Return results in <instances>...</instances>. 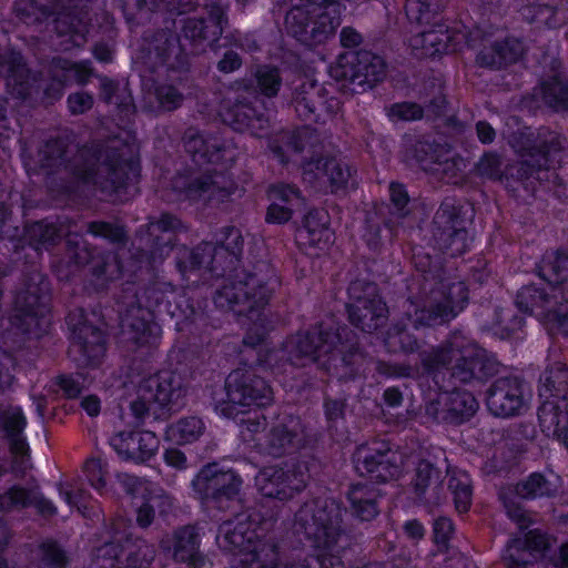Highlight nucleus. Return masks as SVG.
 Listing matches in <instances>:
<instances>
[{
  "label": "nucleus",
  "instance_id": "28",
  "mask_svg": "<svg viewBox=\"0 0 568 568\" xmlns=\"http://www.w3.org/2000/svg\"><path fill=\"white\" fill-rule=\"evenodd\" d=\"M518 493L524 498L548 495L550 494L549 480L539 474H534L518 486Z\"/></svg>",
  "mask_w": 568,
  "mask_h": 568
},
{
  "label": "nucleus",
  "instance_id": "46",
  "mask_svg": "<svg viewBox=\"0 0 568 568\" xmlns=\"http://www.w3.org/2000/svg\"><path fill=\"white\" fill-rule=\"evenodd\" d=\"M453 359H455L456 362H458L460 359V351L459 349H455V348H450L449 351L442 349L440 352H438L436 354L435 363L433 364V366L439 365V364L447 365V364H450Z\"/></svg>",
  "mask_w": 568,
  "mask_h": 568
},
{
  "label": "nucleus",
  "instance_id": "26",
  "mask_svg": "<svg viewBox=\"0 0 568 568\" xmlns=\"http://www.w3.org/2000/svg\"><path fill=\"white\" fill-rule=\"evenodd\" d=\"M449 487L454 494L455 505L458 511H466L471 501L470 480L466 473L459 471L449 480Z\"/></svg>",
  "mask_w": 568,
  "mask_h": 568
},
{
  "label": "nucleus",
  "instance_id": "61",
  "mask_svg": "<svg viewBox=\"0 0 568 568\" xmlns=\"http://www.w3.org/2000/svg\"><path fill=\"white\" fill-rule=\"evenodd\" d=\"M498 57H499V60H496V59H493L491 61H485V60H481L483 63H486V64H497V63H501L503 61L507 62V61H513L516 59V57H513V55H509L505 49H501L499 52H498Z\"/></svg>",
  "mask_w": 568,
  "mask_h": 568
},
{
  "label": "nucleus",
  "instance_id": "45",
  "mask_svg": "<svg viewBox=\"0 0 568 568\" xmlns=\"http://www.w3.org/2000/svg\"><path fill=\"white\" fill-rule=\"evenodd\" d=\"M45 560L52 568H61L65 562V556L58 547L50 546L47 551Z\"/></svg>",
  "mask_w": 568,
  "mask_h": 568
},
{
  "label": "nucleus",
  "instance_id": "39",
  "mask_svg": "<svg viewBox=\"0 0 568 568\" xmlns=\"http://www.w3.org/2000/svg\"><path fill=\"white\" fill-rule=\"evenodd\" d=\"M525 547L529 551H540L547 547V538L537 531H529L526 535Z\"/></svg>",
  "mask_w": 568,
  "mask_h": 568
},
{
  "label": "nucleus",
  "instance_id": "51",
  "mask_svg": "<svg viewBox=\"0 0 568 568\" xmlns=\"http://www.w3.org/2000/svg\"><path fill=\"white\" fill-rule=\"evenodd\" d=\"M356 458H357V463H359V462L364 463V468L368 473H374L377 468L383 466L382 462H376L373 457L371 458V456H368V454L366 453V449H364V448L358 449Z\"/></svg>",
  "mask_w": 568,
  "mask_h": 568
},
{
  "label": "nucleus",
  "instance_id": "44",
  "mask_svg": "<svg viewBox=\"0 0 568 568\" xmlns=\"http://www.w3.org/2000/svg\"><path fill=\"white\" fill-rule=\"evenodd\" d=\"M554 91H558L560 97L557 98V97H552V92L551 91H547L545 93V99L546 101L554 105L555 108L559 109V108H564L567 105V95H568V91L561 85V84H556V87L552 89Z\"/></svg>",
  "mask_w": 568,
  "mask_h": 568
},
{
  "label": "nucleus",
  "instance_id": "14",
  "mask_svg": "<svg viewBox=\"0 0 568 568\" xmlns=\"http://www.w3.org/2000/svg\"><path fill=\"white\" fill-rule=\"evenodd\" d=\"M270 200L266 221L275 224L290 221L293 212L303 204L300 192L291 185L273 186L270 191Z\"/></svg>",
  "mask_w": 568,
  "mask_h": 568
},
{
  "label": "nucleus",
  "instance_id": "41",
  "mask_svg": "<svg viewBox=\"0 0 568 568\" xmlns=\"http://www.w3.org/2000/svg\"><path fill=\"white\" fill-rule=\"evenodd\" d=\"M165 463L174 468L182 469L185 467L186 458L184 454L176 448H169L164 453Z\"/></svg>",
  "mask_w": 568,
  "mask_h": 568
},
{
  "label": "nucleus",
  "instance_id": "33",
  "mask_svg": "<svg viewBox=\"0 0 568 568\" xmlns=\"http://www.w3.org/2000/svg\"><path fill=\"white\" fill-rule=\"evenodd\" d=\"M252 110L247 105H236L234 114L224 115V121L232 123L236 129L241 130L244 126H252L253 119L251 118Z\"/></svg>",
  "mask_w": 568,
  "mask_h": 568
},
{
  "label": "nucleus",
  "instance_id": "9",
  "mask_svg": "<svg viewBox=\"0 0 568 568\" xmlns=\"http://www.w3.org/2000/svg\"><path fill=\"white\" fill-rule=\"evenodd\" d=\"M186 196L193 201L224 203L240 199L244 190L224 172L215 171L197 180L186 190Z\"/></svg>",
  "mask_w": 568,
  "mask_h": 568
},
{
  "label": "nucleus",
  "instance_id": "52",
  "mask_svg": "<svg viewBox=\"0 0 568 568\" xmlns=\"http://www.w3.org/2000/svg\"><path fill=\"white\" fill-rule=\"evenodd\" d=\"M219 67L224 72L234 71L240 67L239 55L233 52L226 53L224 58L220 61Z\"/></svg>",
  "mask_w": 568,
  "mask_h": 568
},
{
  "label": "nucleus",
  "instance_id": "15",
  "mask_svg": "<svg viewBox=\"0 0 568 568\" xmlns=\"http://www.w3.org/2000/svg\"><path fill=\"white\" fill-rule=\"evenodd\" d=\"M357 291V285H352L349 288L351 295L358 300L357 305H353L349 311L351 318L353 322L362 324L363 329L368 332L374 331L381 325L385 317L387 312L386 305L377 296L368 301H362L361 297L356 295Z\"/></svg>",
  "mask_w": 568,
  "mask_h": 568
},
{
  "label": "nucleus",
  "instance_id": "10",
  "mask_svg": "<svg viewBox=\"0 0 568 568\" xmlns=\"http://www.w3.org/2000/svg\"><path fill=\"white\" fill-rule=\"evenodd\" d=\"M241 479L231 470H225L217 464L204 467L193 480L194 489L204 498H230L237 493Z\"/></svg>",
  "mask_w": 568,
  "mask_h": 568
},
{
  "label": "nucleus",
  "instance_id": "29",
  "mask_svg": "<svg viewBox=\"0 0 568 568\" xmlns=\"http://www.w3.org/2000/svg\"><path fill=\"white\" fill-rule=\"evenodd\" d=\"M256 79L261 91L265 95L272 97L276 94L280 87V79L276 70L263 68L257 72Z\"/></svg>",
  "mask_w": 568,
  "mask_h": 568
},
{
  "label": "nucleus",
  "instance_id": "17",
  "mask_svg": "<svg viewBox=\"0 0 568 568\" xmlns=\"http://www.w3.org/2000/svg\"><path fill=\"white\" fill-rule=\"evenodd\" d=\"M298 426V420L291 418L287 425L272 428L264 436L265 452L270 455H280L294 447Z\"/></svg>",
  "mask_w": 568,
  "mask_h": 568
},
{
  "label": "nucleus",
  "instance_id": "60",
  "mask_svg": "<svg viewBox=\"0 0 568 568\" xmlns=\"http://www.w3.org/2000/svg\"><path fill=\"white\" fill-rule=\"evenodd\" d=\"M385 400L390 405L395 406L400 403L402 396L400 393L396 389H387L384 394Z\"/></svg>",
  "mask_w": 568,
  "mask_h": 568
},
{
  "label": "nucleus",
  "instance_id": "37",
  "mask_svg": "<svg viewBox=\"0 0 568 568\" xmlns=\"http://www.w3.org/2000/svg\"><path fill=\"white\" fill-rule=\"evenodd\" d=\"M180 226V221L171 215H162L158 222L151 223L149 231L151 235H158L160 232H168L176 230Z\"/></svg>",
  "mask_w": 568,
  "mask_h": 568
},
{
  "label": "nucleus",
  "instance_id": "55",
  "mask_svg": "<svg viewBox=\"0 0 568 568\" xmlns=\"http://www.w3.org/2000/svg\"><path fill=\"white\" fill-rule=\"evenodd\" d=\"M61 388L63 389L64 394L69 397L77 396L80 393L79 385L72 378H62Z\"/></svg>",
  "mask_w": 568,
  "mask_h": 568
},
{
  "label": "nucleus",
  "instance_id": "24",
  "mask_svg": "<svg viewBox=\"0 0 568 568\" xmlns=\"http://www.w3.org/2000/svg\"><path fill=\"white\" fill-rule=\"evenodd\" d=\"M375 495L366 486H355L349 493V500L357 517L369 520L377 515Z\"/></svg>",
  "mask_w": 568,
  "mask_h": 568
},
{
  "label": "nucleus",
  "instance_id": "25",
  "mask_svg": "<svg viewBox=\"0 0 568 568\" xmlns=\"http://www.w3.org/2000/svg\"><path fill=\"white\" fill-rule=\"evenodd\" d=\"M285 352L290 355L291 359L296 364L305 358L306 361H315L320 356H314L315 351L320 353H325L327 347L325 344L317 346L316 348L313 346V341L308 335H297L290 338L285 343Z\"/></svg>",
  "mask_w": 568,
  "mask_h": 568
},
{
  "label": "nucleus",
  "instance_id": "63",
  "mask_svg": "<svg viewBox=\"0 0 568 568\" xmlns=\"http://www.w3.org/2000/svg\"><path fill=\"white\" fill-rule=\"evenodd\" d=\"M94 55L100 61H108L111 59V51L108 48H95Z\"/></svg>",
  "mask_w": 568,
  "mask_h": 568
},
{
  "label": "nucleus",
  "instance_id": "64",
  "mask_svg": "<svg viewBox=\"0 0 568 568\" xmlns=\"http://www.w3.org/2000/svg\"><path fill=\"white\" fill-rule=\"evenodd\" d=\"M197 144H203L202 139H194L187 143V151L194 154L197 153Z\"/></svg>",
  "mask_w": 568,
  "mask_h": 568
},
{
  "label": "nucleus",
  "instance_id": "54",
  "mask_svg": "<svg viewBox=\"0 0 568 568\" xmlns=\"http://www.w3.org/2000/svg\"><path fill=\"white\" fill-rule=\"evenodd\" d=\"M477 133L479 140L484 143L491 142L495 136L493 128L485 122H479L477 124Z\"/></svg>",
  "mask_w": 568,
  "mask_h": 568
},
{
  "label": "nucleus",
  "instance_id": "31",
  "mask_svg": "<svg viewBox=\"0 0 568 568\" xmlns=\"http://www.w3.org/2000/svg\"><path fill=\"white\" fill-rule=\"evenodd\" d=\"M84 473L91 486L101 490L104 483V464L100 459H89L84 465Z\"/></svg>",
  "mask_w": 568,
  "mask_h": 568
},
{
  "label": "nucleus",
  "instance_id": "40",
  "mask_svg": "<svg viewBox=\"0 0 568 568\" xmlns=\"http://www.w3.org/2000/svg\"><path fill=\"white\" fill-rule=\"evenodd\" d=\"M159 98L161 104L168 110L176 108L181 100V97L173 88L162 89L159 93Z\"/></svg>",
  "mask_w": 568,
  "mask_h": 568
},
{
  "label": "nucleus",
  "instance_id": "7",
  "mask_svg": "<svg viewBox=\"0 0 568 568\" xmlns=\"http://www.w3.org/2000/svg\"><path fill=\"white\" fill-rule=\"evenodd\" d=\"M303 181L312 187L324 192H338L349 176V169L338 160L316 159L307 161L302 166Z\"/></svg>",
  "mask_w": 568,
  "mask_h": 568
},
{
  "label": "nucleus",
  "instance_id": "4",
  "mask_svg": "<svg viewBox=\"0 0 568 568\" xmlns=\"http://www.w3.org/2000/svg\"><path fill=\"white\" fill-rule=\"evenodd\" d=\"M225 393L226 399H216L215 410L226 417H234L253 404L264 406L272 399V390L263 379H251L240 372L230 374Z\"/></svg>",
  "mask_w": 568,
  "mask_h": 568
},
{
  "label": "nucleus",
  "instance_id": "35",
  "mask_svg": "<svg viewBox=\"0 0 568 568\" xmlns=\"http://www.w3.org/2000/svg\"><path fill=\"white\" fill-rule=\"evenodd\" d=\"M453 534V524L447 518H438L434 523V538L439 545H445Z\"/></svg>",
  "mask_w": 568,
  "mask_h": 568
},
{
  "label": "nucleus",
  "instance_id": "47",
  "mask_svg": "<svg viewBox=\"0 0 568 568\" xmlns=\"http://www.w3.org/2000/svg\"><path fill=\"white\" fill-rule=\"evenodd\" d=\"M67 71L68 79H73L79 83L84 82L90 74V69L87 64H74L71 68L67 69Z\"/></svg>",
  "mask_w": 568,
  "mask_h": 568
},
{
  "label": "nucleus",
  "instance_id": "16",
  "mask_svg": "<svg viewBox=\"0 0 568 568\" xmlns=\"http://www.w3.org/2000/svg\"><path fill=\"white\" fill-rule=\"evenodd\" d=\"M466 301L467 291L465 284L462 282L455 283L449 288L445 305H438L436 311H433L427 318L424 316V311L420 314L416 313V321L427 325L449 321L464 308Z\"/></svg>",
  "mask_w": 568,
  "mask_h": 568
},
{
  "label": "nucleus",
  "instance_id": "6",
  "mask_svg": "<svg viewBox=\"0 0 568 568\" xmlns=\"http://www.w3.org/2000/svg\"><path fill=\"white\" fill-rule=\"evenodd\" d=\"M148 395L139 402H134L131 409L136 418H141L149 412L153 404L169 406L176 404L183 396L182 382L174 372H161L148 381Z\"/></svg>",
  "mask_w": 568,
  "mask_h": 568
},
{
  "label": "nucleus",
  "instance_id": "57",
  "mask_svg": "<svg viewBox=\"0 0 568 568\" xmlns=\"http://www.w3.org/2000/svg\"><path fill=\"white\" fill-rule=\"evenodd\" d=\"M98 227L99 229L94 231V233H97V234H100V235L105 236V237H111L112 240H120L121 239L122 232L118 230L113 234L112 233V227L109 224H106V223H102Z\"/></svg>",
  "mask_w": 568,
  "mask_h": 568
},
{
  "label": "nucleus",
  "instance_id": "58",
  "mask_svg": "<svg viewBox=\"0 0 568 568\" xmlns=\"http://www.w3.org/2000/svg\"><path fill=\"white\" fill-rule=\"evenodd\" d=\"M204 22L200 21L197 24H195L193 28L186 27L185 29V36L190 37L192 39L199 37V38H206V34L204 32Z\"/></svg>",
  "mask_w": 568,
  "mask_h": 568
},
{
  "label": "nucleus",
  "instance_id": "22",
  "mask_svg": "<svg viewBox=\"0 0 568 568\" xmlns=\"http://www.w3.org/2000/svg\"><path fill=\"white\" fill-rule=\"evenodd\" d=\"M308 515V508L303 509L298 515L305 535L314 539L316 547H328L331 544L332 528L326 524L323 513L313 516L311 521L307 520Z\"/></svg>",
  "mask_w": 568,
  "mask_h": 568
},
{
  "label": "nucleus",
  "instance_id": "20",
  "mask_svg": "<svg viewBox=\"0 0 568 568\" xmlns=\"http://www.w3.org/2000/svg\"><path fill=\"white\" fill-rule=\"evenodd\" d=\"M171 499L159 488L152 487L145 503L138 509L136 520L140 526L151 524L155 514L165 515L171 509Z\"/></svg>",
  "mask_w": 568,
  "mask_h": 568
},
{
  "label": "nucleus",
  "instance_id": "53",
  "mask_svg": "<svg viewBox=\"0 0 568 568\" xmlns=\"http://www.w3.org/2000/svg\"><path fill=\"white\" fill-rule=\"evenodd\" d=\"M81 406L90 416H97L101 408L100 400L95 396L84 397L81 402Z\"/></svg>",
  "mask_w": 568,
  "mask_h": 568
},
{
  "label": "nucleus",
  "instance_id": "62",
  "mask_svg": "<svg viewBox=\"0 0 568 568\" xmlns=\"http://www.w3.org/2000/svg\"><path fill=\"white\" fill-rule=\"evenodd\" d=\"M556 565L568 567V544L561 546L558 562Z\"/></svg>",
  "mask_w": 568,
  "mask_h": 568
},
{
  "label": "nucleus",
  "instance_id": "18",
  "mask_svg": "<svg viewBox=\"0 0 568 568\" xmlns=\"http://www.w3.org/2000/svg\"><path fill=\"white\" fill-rule=\"evenodd\" d=\"M197 536L193 528L180 530L170 541L164 542V547L172 551L176 560L195 564L197 557Z\"/></svg>",
  "mask_w": 568,
  "mask_h": 568
},
{
  "label": "nucleus",
  "instance_id": "32",
  "mask_svg": "<svg viewBox=\"0 0 568 568\" xmlns=\"http://www.w3.org/2000/svg\"><path fill=\"white\" fill-rule=\"evenodd\" d=\"M423 112L422 109L413 103H398L390 108L389 110V118L393 121L397 120H404V121H412L419 119L422 116Z\"/></svg>",
  "mask_w": 568,
  "mask_h": 568
},
{
  "label": "nucleus",
  "instance_id": "11",
  "mask_svg": "<svg viewBox=\"0 0 568 568\" xmlns=\"http://www.w3.org/2000/svg\"><path fill=\"white\" fill-rule=\"evenodd\" d=\"M296 241L310 255L325 252L333 242L327 212L323 210L310 212L296 233Z\"/></svg>",
  "mask_w": 568,
  "mask_h": 568
},
{
  "label": "nucleus",
  "instance_id": "38",
  "mask_svg": "<svg viewBox=\"0 0 568 568\" xmlns=\"http://www.w3.org/2000/svg\"><path fill=\"white\" fill-rule=\"evenodd\" d=\"M69 108L72 113H83L92 105V98L85 93H77L69 97Z\"/></svg>",
  "mask_w": 568,
  "mask_h": 568
},
{
  "label": "nucleus",
  "instance_id": "48",
  "mask_svg": "<svg viewBox=\"0 0 568 568\" xmlns=\"http://www.w3.org/2000/svg\"><path fill=\"white\" fill-rule=\"evenodd\" d=\"M9 498L14 505H29L37 500V497H31L24 489L16 488L9 494Z\"/></svg>",
  "mask_w": 568,
  "mask_h": 568
},
{
  "label": "nucleus",
  "instance_id": "21",
  "mask_svg": "<svg viewBox=\"0 0 568 568\" xmlns=\"http://www.w3.org/2000/svg\"><path fill=\"white\" fill-rule=\"evenodd\" d=\"M341 60H346L353 63L355 60L358 62L356 71L349 72L344 70L342 77H364L368 82L378 81L384 74V61L379 57L364 53L361 57H342Z\"/></svg>",
  "mask_w": 568,
  "mask_h": 568
},
{
  "label": "nucleus",
  "instance_id": "36",
  "mask_svg": "<svg viewBox=\"0 0 568 568\" xmlns=\"http://www.w3.org/2000/svg\"><path fill=\"white\" fill-rule=\"evenodd\" d=\"M134 329L136 331V336L133 338L139 344H148L151 338L155 339L159 334V327L150 323H140L136 327L134 326Z\"/></svg>",
  "mask_w": 568,
  "mask_h": 568
},
{
  "label": "nucleus",
  "instance_id": "27",
  "mask_svg": "<svg viewBox=\"0 0 568 568\" xmlns=\"http://www.w3.org/2000/svg\"><path fill=\"white\" fill-rule=\"evenodd\" d=\"M331 12L336 13V9L333 7V4H328L326 7V11L318 17L320 20L312 28V37L314 42L323 41L327 36L333 34L336 28L339 26L338 17H331Z\"/></svg>",
  "mask_w": 568,
  "mask_h": 568
},
{
  "label": "nucleus",
  "instance_id": "23",
  "mask_svg": "<svg viewBox=\"0 0 568 568\" xmlns=\"http://www.w3.org/2000/svg\"><path fill=\"white\" fill-rule=\"evenodd\" d=\"M203 423L196 417L179 420L166 429V438L175 444H187L197 439L203 433Z\"/></svg>",
  "mask_w": 568,
  "mask_h": 568
},
{
  "label": "nucleus",
  "instance_id": "8",
  "mask_svg": "<svg viewBox=\"0 0 568 568\" xmlns=\"http://www.w3.org/2000/svg\"><path fill=\"white\" fill-rule=\"evenodd\" d=\"M274 288V283L271 286L263 285L258 278L250 277L245 283L225 286L217 293L215 303L220 307L227 305L232 308L243 305L235 310L239 314H243L252 311L255 306L265 304Z\"/></svg>",
  "mask_w": 568,
  "mask_h": 568
},
{
  "label": "nucleus",
  "instance_id": "2",
  "mask_svg": "<svg viewBox=\"0 0 568 568\" xmlns=\"http://www.w3.org/2000/svg\"><path fill=\"white\" fill-rule=\"evenodd\" d=\"M568 389V372L564 364L556 363L540 378L539 423L542 432L557 437L568 449V410L565 394Z\"/></svg>",
  "mask_w": 568,
  "mask_h": 568
},
{
  "label": "nucleus",
  "instance_id": "42",
  "mask_svg": "<svg viewBox=\"0 0 568 568\" xmlns=\"http://www.w3.org/2000/svg\"><path fill=\"white\" fill-rule=\"evenodd\" d=\"M261 426V423L260 422H251V419H247L244 422L243 426H242V436L245 438V439H248L250 437V434H257V437H253V440H257L258 442V445L262 447L263 450H265V446L263 445L264 444V436H266L267 434H258V428Z\"/></svg>",
  "mask_w": 568,
  "mask_h": 568
},
{
  "label": "nucleus",
  "instance_id": "3",
  "mask_svg": "<svg viewBox=\"0 0 568 568\" xmlns=\"http://www.w3.org/2000/svg\"><path fill=\"white\" fill-rule=\"evenodd\" d=\"M517 305L546 324L551 332L565 331L568 322V298L562 287L549 284L539 291L524 287L517 295Z\"/></svg>",
  "mask_w": 568,
  "mask_h": 568
},
{
  "label": "nucleus",
  "instance_id": "43",
  "mask_svg": "<svg viewBox=\"0 0 568 568\" xmlns=\"http://www.w3.org/2000/svg\"><path fill=\"white\" fill-rule=\"evenodd\" d=\"M389 192H390V200H392V202L399 210L403 209L407 204L408 196H407V193H406L405 189L403 187V185L396 184V183H392L389 185Z\"/></svg>",
  "mask_w": 568,
  "mask_h": 568
},
{
  "label": "nucleus",
  "instance_id": "1",
  "mask_svg": "<svg viewBox=\"0 0 568 568\" xmlns=\"http://www.w3.org/2000/svg\"><path fill=\"white\" fill-rule=\"evenodd\" d=\"M440 6L442 0H407L408 19L424 27L409 41L412 50L419 58L454 51L463 38L459 32L450 34L444 24L435 20Z\"/></svg>",
  "mask_w": 568,
  "mask_h": 568
},
{
  "label": "nucleus",
  "instance_id": "5",
  "mask_svg": "<svg viewBox=\"0 0 568 568\" xmlns=\"http://www.w3.org/2000/svg\"><path fill=\"white\" fill-rule=\"evenodd\" d=\"M258 491L268 498L288 499L305 487L302 469H283L277 466L263 468L255 478Z\"/></svg>",
  "mask_w": 568,
  "mask_h": 568
},
{
  "label": "nucleus",
  "instance_id": "59",
  "mask_svg": "<svg viewBox=\"0 0 568 568\" xmlns=\"http://www.w3.org/2000/svg\"><path fill=\"white\" fill-rule=\"evenodd\" d=\"M64 499L65 501L72 506V507H77L78 510L83 511V506H82V500H83V495L82 494H79V495H75L73 496L71 493L69 491H65L64 493Z\"/></svg>",
  "mask_w": 568,
  "mask_h": 568
},
{
  "label": "nucleus",
  "instance_id": "13",
  "mask_svg": "<svg viewBox=\"0 0 568 568\" xmlns=\"http://www.w3.org/2000/svg\"><path fill=\"white\" fill-rule=\"evenodd\" d=\"M525 406L523 387L515 378L499 379L489 390L487 407L495 416L509 417Z\"/></svg>",
  "mask_w": 568,
  "mask_h": 568
},
{
  "label": "nucleus",
  "instance_id": "49",
  "mask_svg": "<svg viewBox=\"0 0 568 568\" xmlns=\"http://www.w3.org/2000/svg\"><path fill=\"white\" fill-rule=\"evenodd\" d=\"M554 271L556 273V278L554 282H562L566 280V274H564L565 271H568V255H558L554 263Z\"/></svg>",
  "mask_w": 568,
  "mask_h": 568
},
{
  "label": "nucleus",
  "instance_id": "30",
  "mask_svg": "<svg viewBox=\"0 0 568 568\" xmlns=\"http://www.w3.org/2000/svg\"><path fill=\"white\" fill-rule=\"evenodd\" d=\"M452 405L454 413L462 417H468L473 415L478 407L474 396L468 393L455 394L452 398Z\"/></svg>",
  "mask_w": 568,
  "mask_h": 568
},
{
  "label": "nucleus",
  "instance_id": "19",
  "mask_svg": "<svg viewBox=\"0 0 568 568\" xmlns=\"http://www.w3.org/2000/svg\"><path fill=\"white\" fill-rule=\"evenodd\" d=\"M4 428L10 437L13 454L23 457L28 452V445L22 436L26 427V418L19 407L11 408L3 417Z\"/></svg>",
  "mask_w": 568,
  "mask_h": 568
},
{
  "label": "nucleus",
  "instance_id": "50",
  "mask_svg": "<svg viewBox=\"0 0 568 568\" xmlns=\"http://www.w3.org/2000/svg\"><path fill=\"white\" fill-rule=\"evenodd\" d=\"M361 42V34L353 29L345 28L341 32V43L343 47L353 48Z\"/></svg>",
  "mask_w": 568,
  "mask_h": 568
},
{
  "label": "nucleus",
  "instance_id": "56",
  "mask_svg": "<svg viewBox=\"0 0 568 568\" xmlns=\"http://www.w3.org/2000/svg\"><path fill=\"white\" fill-rule=\"evenodd\" d=\"M404 528L406 534L412 538H420L424 535V528L417 521H408Z\"/></svg>",
  "mask_w": 568,
  "mask_h": 568
},
{
  "label": "nucleus",
  "instance_id": "12",
  "mask_svg": "<svg viewBox=\"0 0 568 568\" xmlns=\"http://www.w3.org/2000/svg\"><path fill=\"white\" fill-rule=\"evenodd\" d=\"M116 454L134 462H144L155 455L159 439L152 432H119L110 439Z\"/></svg>",
  "mask_w": 568,
  "mask_h": 568
},
{
  "label": "nucleus",
  "instance_id": "34",
  "mask_svg": "<svg viewBox=\"0 0 568 568\" xmlns=\"http://www.w3.org/2000/svg\"><path fill=\"white\" fill-rule=\"evenodd\" d=\"M305 19L306 14L304 10L295 8L287 13L285 23L290 32H292L296 37H301L305 28Z\"/></svg>",
  "mask_w": 568,
  "mask_h": 568
}]
</instances>
